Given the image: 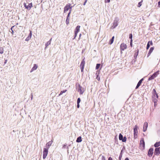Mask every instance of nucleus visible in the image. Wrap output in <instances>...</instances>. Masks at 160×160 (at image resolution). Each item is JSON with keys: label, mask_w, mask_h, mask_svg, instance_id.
<instances>
[{"label": "nucleus", "mask_w": 160, "mask_h": 160, "mask_svg": "<svg viewBox=\"0 0 160 160\" xmlns=\"http://www.w3.org/2000/svg\"><path fill=\"white\" fill-rule=\"evenodd\" d=\"M72 6H71V4L70 3H68L67 4L64 8V13H65L68 10H72Z\"/></svg>", "instance_id": "1"}, {"label": "nucleus", "mask_w": 160, "mask_h": 160, "mask_svg": "<svg viewBox=\"0 0 160 160\" xmlns=\"http://www.w3.org/2000/svg\"><path fill=\"white\" fill-rule=\"evenodd\" d=\"M118 20L119 19L118 18L116 17L115 18L113 22V25L112 27L113 28H115L117 26H118Z\"/></svg>", "instance_id": "2"}, {"label": "nucleus", "mask_w": 160, "mask_h": 160, "mask_svg": "<svg viewBox=\"0 0 160 160\" xmlns=\"http://www.w3.org/2000/svg\"><path fill=\"white\" fill-rule=\"evenodd\" d=\"M159 74V71H158L154 72L150 78H149L148 80H151L154 79L155 78L157 77L158 75Z\"/></svg>", "instance_id": "3"}, {"label": "nucleus", "mask_w": 160, "mask_h": 160, "mask_svg": "<svg viewBox=\"0 0 160 160\" xmlns=\"http://www.w3.org/2000/svg\"><path fill=\"white\" fill-rule=\"evenodd\" d=\"M48 152V148H44L43 152V158L45 159L46 158Z\"/></svg>", "instance_id": "4"}, {"label": "nucleus", "mask_w": 160, "mask_h": 160, "mask_svg": "<svg viewBox=\"0 0 160 160\" xmlns=\"http://www.w3.org/2000/svg\"><path fill=\"white\" fill-rule=\"evenodd\" d=\"M78 92H79L80 94L81 95L84 92V88H82V87L81 86L80 84H79L78 85Z\"/></svg>", "instance_id": "5"}, {"label": "nucleus", "mask_w": 160, "mask_h": 160, "mask_svg": "<svg viewBox=\"0 0 160 160\" xmlns=\"http://www.w3.org/2000/svg\"><path fill=\"white\" fill-rule=\"evenodd\" d=\"M23 5L25 8L28 10H30L31 8L32 7V3H29L28 5H27L26 3H23Z\"/></svg>", "instance_id": "6"}, {"label": "nucleus", "mask_w": 160, "mask_h": 160, "mask_svg": "<svg viewBox=\"0 0 160 160\" xmlns=\"http://www.w3.org/2000/svg\"><path fill=\"white\" fill-rule=\"evenodd\" d=\"M160 154V147H156L155 149L154 154L155 155L158 156Z\"/></svg>", "instance_id": "7"}, {"label": "nucleus", "mask_w": 160, "mask_h": 160, "mask_svg": "<svg viewBox=\"0 0 160 160\" xmlns=\"http://www.w3.org/2000/svg\"><path fill=\"white\" fill-rule=\"evenodd\" d=\"M85 62L84 60V59H83L81 62L80 68L81 70V71L82 72L83 71L84 65H85Z\"/></svg>", "instance_id": "8"}, {"label": "nucleus", "mask_w": 160, "mask_h": 160, "mask_svg": "<svg viewBox=\"0 0 160 160\" xmlns=\"http://www.w3.org/2000/svg\"><path fill=\"white\" fill-rule=\"evenodd\" d=\"M153 149L152 148H150L148 152V155L150 157H152L153 153Z\"/></svg>", "instance_id": "9"}, {"label": "nucleus", "mask_w": 160, "mask_h": 160, "mask_svg": "<svg viewBox=\"0 0 160 160\" xmlns=\"http://www.w3.org/2000/svg\"><path fill=\"white\" fill-rule=\"evenodd\" d=\"M138 127L137 125H135L134 128V137L136 138L135 136H137L138 133Z\"/></svg>", "instance_id": "10"}, {"label": "nucleus", "mask_w": 160, "mask_h": 160, "mask_svg": "<svg viewBox=\"0 0 160 160\" xmlns=\"http://www.w3.org/2000/svg\"><path fill=\"white\" fill-rule=\"evenodd\" d=\"M148 127V123L145 122L144 123L143 125V131L144 132H145L147 130Z\"/></svg>", "instance_id": "11"}, {"label": "nucleus", "mask_w": 160, "mask_h": 160, "mask_svg": "<svg viewBox=\"0 0 160 160\" xmlns=\"http://www.w3.org/2000/svg\"><path fill=\"white\" fill-rule=\"evenodd\" d=\"M127 46L124 43H122L120 45V49L122 51H123L125 49L127 48Z\"/></svg>", "instance_id": "12"}, {"label": "nucleus", "mask_w": 160, "mask_h": 160, "mask_svg": "<svg viewBox=\"0 0 160 160\" xmlns=\"http://www.w3.org/2000/svg\"><path fill=\"white\" fill-rule=\"evenodd\" d=\"M140 147L144 148L145 147V142L143 138L142 139L140 142Z\"/></svg>", "instance_id": "13"}, {"label": "nucleus", "mask_w": 160, "mask_h": 160, "mask_svg": "<svg viewBox=\"0 0 160 160\" xmlns=\"http://www.w3.org/2000/svg\"><path fill=\"white\" fill-rule=\"evenodd\" d=\"M52 142L53 141L52 140L51 141H49L48 142H47L46 144V147H47L46 148H48V149L49 147L51 145Z\"/></svg>", "instance_id": "14"}, {"label": "nucleus", "mask_w": 160, "mask_h": 160, "mask_svg": "<svg viewBox=\"0 0 160 160\" xmlns=\"http://www.w3.org/2000/svg\"><path fill=\"white\" fill-rule=\"evenodd\" d=\"M38 65L36 64H34L33 67L31 70L30 72H31L34 70H36L38 68Z\"/></svg>", "instance_id": "15"}, {"label": "nucleus", "mask_w": 160, "mask_h": 160, "mask_svg": "<svg viewBox=\"0 0 160 160\" xmlns=\"http://www.w3.org/2000/svg\"><path fill=\"white\" fill-rule=\"evenodd\" d=\"M143 80V79L142 78L138 82V83L137 84V85L135 88L136 89H137L141 85V84L142 81Z\"/></svg>", "instance_id": "16"}, {"label": "nucleus", "mask_w": 160, "mask_h": 160, "mask_svg": "<svg viewBox=\"0 0 160 160\" xmlns=\"http://www.w3.org/2000/svg\"><path fill=\"white\" fill-rule=\"evenodd\" d=\"M154 47H152L150 48V49L149 51V52L148 54V57H149V56L150 55L151 53L152 52L153 50H154Z\"/></svg>", "instance_id": "17"}, {"label": "nucleus", "mask_w": 160, "mask_h": 160, "mask_svg": "<svg viewBox=\"0 0 160 160\" xmlns=\"http://www.w3.org/2000/svg\"><path fill=\"white\" fill-rule=\"evenodd\" d=\"M80 27L79 26H77L75 29V32L78 33V32L80 30Z\"/></svg>", "instance_id": "18"}, {"label": "nucleus", "mask_w": 160, "mask_h": 160, "mask_svg": "<svg viewBox=\"0 0 160 160\" xmlns=\"http://www.w3.org/2000/svg\"><path fill=\"white\" fill-rule=\"evenodd\" d=\"M82 141L81 137L80 136L78 137L76 140V142H80Z\"/></svg>", "instance_id": "19"}, {"label": "nucleus", "mask_w": 160, "mask_h": 160, "mask_svg": "<svg viewBox=\"0 0 160 160\" xmlns=\"http://www.w3.org/2000/svg\"><path fill=\"white\" fill-rule=\"evenodd\" d=\"M160 146V141L156 142L154 145V146L156 148Z\"/></svg>", "instance_id": "20"}, {"label": "nucleus", "mask_w": 160, "mask_h": 160, "mask_svg": "<svg viewBox=\"0 0 160 160\" xmlns=\"http://www.w3.org/2000/svg\"><path fill=\"white\" fill-rule=\"evenodd\" d=\"M69 18L67 17L66 20V24L68 25L69 24Z\"/></svg>", "instance_id": "21"}, {"label": "nucleus", "mask_w": 160, "mask_h": 160, "mask_svg": "<svg viewBox=\"0 0 160 160\" xmlns=\"http://www.w3.org/2000/svg\"><path fill=\"white\" fill-rule=\"evenodd\" d=\"M114 37L113 36L112 37V39L110 40L109 44H111L113 42Z\"/></svg>", "instance_id": "22"}, {"label": "nucleus", "mask_w": 160, "mask_h": 160, "mask_svg": "<svg viewBox=\"0 0 160 160\" xmlns=\"http://www.w3.org/2000/svg\"><path fill=\"white\" fill-rule=\"evenodd\" d=\"M123 136L121 133H120L119 135V139L120 140H122L123 138Z\"/></svg>", "instance_id": "23"}, {"label": "nucleus", "mask_w": 160, "mask_h": 160, "mask_svg": "<svg viewBox=\"0 0 160 160\" xmlns=\"http://www.w3.org/2000/svg\"><path fill=\"white\" fill-rule=\"evenodd\" d=\"M67 90H65L63 91H61L60 93L59 94L58 96H60L62 95L63 93L67 91Z\"/></svg>", "instance_id": "24"}, {"label": "nucleus", "mask_w": 160, "mask_h": 160, "mask_svg": "<svg viewBox=\"0 0 160 160\" xmlns=\"http://www.w3.org/2000/svg\"><path fill=\"white\" fill-rule=\"evenodd\" d=\"M3 52V48L2 47H0V53L2 54Z\"/></svg>", "instance_id": "25"}, {"label": "nucleus", "mask_w": 160, "mask_h": 160, "mask_svg": "<svg viewBox=\"0 0 160 160\" xmlns=\"http://www.w3.org/2000/svg\"><path fill=\"white\" fill-rule=\"evenodd\" d=\"M138 51L137 52H135L134 54V58L135 59H136L137 58V56L138 54Z\"/></svg>", "instance_id": "26"}, {"label": "nucleus", "mask_w": 160, "mask_h": 160, "mask_svg": "<svg viewBox=\"0 0 160 160\" xmlns=\"http://www.w3.org/2000/svg\"><path fill=\"white\" fill-rule=\"evenodd\" d=\"M51 43L50 42L48 41L47 43L45 44L46 47L45 48V49L47 48V47Z\"/></svg>", "instance_id": "27"}, {"label": "nucleus", "mask_w": 160, "mask_h": 160, "mask_svg": "<svg viewBox=\"0 0 160 160\" xmlns=\"http://www.w3.org/2000/svg\"><path fill=\"white\" fill-rule=\"evenodd\" d=\"M100 66V64H97L96 67V69H98Z\"/></svg>", "instance_id": "28"}, {"label": "nucleus", "mask_w": 160, "mask_h": 160, "mask_svg": "<svg viewBox=\"0 0 160 160\" xmlns=\"http://www.w3.org/2000/svg\"><path fill=\"white\" fill-rule=\"evenodd\" d=\"M129 38L131 39L130 41L131 42H132V34H129Z\"/></svg>", "instance_id": "29"}, {"label": "nucleus", "mask_w": 160, "mask_h": 160, "mask_svg": "<svg viewBox=\"0 0 160 160\" xmlns=\"http://www.w3.org/2000/svg\"><path fill=\"white\" fill-rule=\"evenodd\" d=\"M126 140H127L126 138V137H124L123 138H122V142H126Z\"/></svg>", "instance_id": "30"}, {"label": "nucleus", "mask_w": 160, "mask_h": 160, "mask_svg": "<svg viewBox=\"0 0 160 160\" xmlns=\"http://www.w3.org/2000/svg\"><path fill=\"white\" fill-rule=\"evenodd\" d=\"M122 151H121V152L120 153V154L119 155V160H121V158H122Z\"/></svg>", "instance_id": "31"}, {"label": "nucleus", "mask_w": 160, "mask_h": 160, "mask_svg": "<svg viewBox=\"0 0 160 160\" xmlns=\"http://www.w3.org/2000/svg\"><path fill=\"white\" fill-rule=\"evenodd\" d=\"M31 38L30 37L28 36L26 39L25 41H28Z\"/></svg>", "instance_id": "32"}, {"label": "nucleus", "mask_w": 160, "mask_h": 160, "mask_svg": "<svg viewBox=\"0 0 160 160\" xmlns=\"http://www.w3.org/2000/svg\"><path fill=\"white\" fill-rule=\"evenodd\" d=\"M142 0L141 2H139L138 4V7H140L142 5Z\"/></svg>", "instance_id": "33"}, {"label": "nucleus", "mask_w": 160, "mask_h": 160, "mask_svg": "<svg viewBox=\"0 0 160 160\" xmlns=\"http://www.w3.org/2000/svg\"><path fill=\"white\" fill-rule=\"evenodd\" d=\"M150 47L149 42H148L147 46V49H148Z\"/></svg>", "instance_id": "34"}, {"label": "nucleus", "mask_w": 160, "mask_h": 160, "mask_svg": "<svg viewBox=\"0 0 160 160\" xmlns=\"http://www.w3.org/2000/svg\"><path fill=\"white\" fill-rule=\"evenodd\" d=\"M71 10H69V12H68V15L67 17L69 18L70 15V13H71Z\"/></svg>", "instance_id": "35"}, {"label": "nucleus", "mask_w": 160, "mask_h": 160, "mask_svg": "<svg viewBox=\"0 0 160 160\" xmlns=\"http://www.w3.org/2000/svg\"><path fill=\"white\" fill-rule=\"evenodd\" d=\"M81 101V100L80 98H78L77 99V103H79Z\"/></svg>", "instance_id": "36"}, {"label": "nucleus", "mask_w": 160, "mask_h": 160, "mask_svg": "<svg viewBox=\"0 0 160 160\" xmlns=\"http://www.w3.org/2000/svg\"><path fill=\"white\" fill-rule=\"evenodd\" d=\"M77 34H78L77 33L75 32L74 37V38H73V39H74L75 38H76V37L77 36Z\"/></svg>", "instance_id": "37"}, {"label": "nucleus", "mask_w": 160, "mask_h": 160, "mask_svg": "<svg viewBox=\"0 0 160 160\" xmlns=\"http://www.w3.org/2000/svg\"><path fill=\"white\" fill-rule=\"evenodd\" d=\"M154 103V105H155V103L157 102V100L156 99H153V100Z\"/></svg>", "instance_id": "38"}, {"label": "nucleus", "mask_w": 160, "mask_h": 160, "mask_svg": "<svg viewBox=\"0 0 160 160\" xmlns=\"http://www.w3.org/2000/svg\"><path fill=\"white\" fill-rule=\"evenodd\" d=\"M102 160H106L105 157L104 156H102Z\"/></svg>", "instance_id": "39"}, {"label": "nucleus", "mask_w": 160, "mask_h": 160, "mask_svg": "<svg viewBox=\"0 0 160 160\" xmlns=\"http://www.w3.org/2000/svg\"><path fill=\"white\" fill-rule=\"evenodd\" d=\"M110 0H105V3H109L110 2Z\"/></svg>", "instance_id": "40"}, {"label": "nucleus", "mask_w": 160, "mask_h": 160, "mask_svg": "<svg viewBox=\"0 0 160 160\" xmlns=\"http://www.w3.org/2000/svg\"><path fill=\"white\" fill-rule=\"evenodd\" d=\"M32 36V31H31L30 30V33L28 35V36L30 37L31 38Z\"/></svg>", "instance_id": "41"}, {"label": "nucleus", "mask_w": 160, "mask_h": 160, "mask_svg": "<svg viewBox=\"0 0 160 160\" xmlns=\"http://www.w3.org/2000/svg\"><path fill=\"white\" fill-rule=\"evenodd\" d=\"M154 97L156 96V98H158V95L157 93H155V94L154 95Z\"/></svg>", "instance_id": "42"}, {"label": "nucleus", "mask_w": 160, "mask_h": 160, "mask_svg": "<svg viewBox=\"0 0 160 160\" xmlns=\"http://www.w3.org/2000/svg\"><path fill=\"white\" fill-rule=\"evenodd\" d=\"M66 145H67L66 144H65L64 145H63V146H62V148H63V149L65 148V147L66 146Z\"/></svg>", "instance_id": "43"}, {"label": "nucleus", "mask_w": 160, "mask_h": 160, "mask_svg": "<svg viewBox=\"0 0 160 160\" xmlns=\"http://www.w3.org/2000/svg\"><path fill=\"white\" fill-rule=\"evenodd\" d=\"M158 6L159 7H160V1H159L158 2Z\"/></svg>", "instance_id": "44"}, {"label": "nucleus", "mask_w": 160, "mask_h": 160, "mask_svg": "<svg viewBox=\"0 0 160 160\" xmlns=\"http://www.w3.org/2000/svg\"><path fill=\"white\" fill-rule=\"evenodd\" d=\"M148 42H149V43H150V44L151 45H152V41H149Z\"/></svg>", "instance_id": "45"}, {"label": "nucleus", "mask_w": 160, "mask_h": 160, "mask_svg": "<svg viewBox=\"0 0 160 160\" xmlns=\"http://www.w3.org/2000/svg\"><path fill=\"white\" fill-rule=\"evenodd\" d=\"M87 2V0H86L85 1V2H84V3H83V5H85V4H86V2Z\"/></svg>", "instance_id": "46"}, {"label": "nucleus", "mask_w": 160, "mask_h": 160, "mask_svg": "<svg viewBox=\"0 0 160 160\" xmlns=\"http://www.w3.org/2000/svg\"><path fill=\"white\" fill-rule=\"evenodd\" d=\"M80 107L79 103H77V107L78 108H79Z\"/></svg>", "instance_id": "47"}, {"label": "nucleus", "mask_w": 160, "mask_h": 160, "mask_svg": "<svg viewBox=\"0 0 160 160\" xmlns=\"http://www.w3.org/2000/svg\"><path fill=\"white\" fill-rule=\"evenodd\" d=\"M108 160H112V159L111 157H109Z\"/></svg>", "instance_id": "48"}, {"label": "nucleus", "mask_w": 160, "mask_h": 160, "mask_svg": "<svg viewBox=\"0 0 160 160\" xmlns=\"http://www.w3.org/2000/svg\"><path fill=\"white\" fill-rule=\"evenodd\" d=\"M130 46L132 47V42H131V41H130Z\"/></svg>", "instance_id": "49"}, {"label": "nucleus", "mask_w": 160, "mask_h": 160, "mask_svg": "<svg viewBox=\"0 0 160 160\" xmlns=\"http://www.w3.org/2000/svg\"><path fill=\"white\" fill-rule=\"evenodd\" d=\"M153 92H154L155 93H156V90H155V89H154L153 90Z\"/></svg>", "instance_id": "50"}, {"label": "nucleus", "mask_w": 160, "mask_h": 160, "mask_svg": "<svg viewBox=\"0 0 160 160\" xmlns=\"http://www.w3.org/2000/svg\"><path fill=\"white\" fill-rule=\"evenodd\" d=\"M31 100H32V94H31Z\"/></svg>", "instance_id": "51"}, {"label": "nucleus", "mask_w": 160, "mask_h": 160, "mask_svg": "<svg viewBox=\"0 0 160 160\" xmlns=\"http://www.w3.org/2000/svg\"><path fill=\"white\" fill-rule=\"evenodd\" d=\"M125 160H129L128 158H125Z\"/></svg>", "instance_id": "52"}, {"label": "nucleus", "mask_w": 160, "mask_h": 160, "mask_svg": "<svg viewBox=\"0 0 160 160\" xmlns=\"http://www.w3.org/2000/svg\"><path fill=\"white\" fill-rule=\"evenodd\" d=\"M52 40V38H51L48 41V42H50L51 43V42Z\"/></svg>", "instance_id": "53"}, {"label": "nucleus", "mask_w": 160, "mask_h": 160, "mask_svg": "<svg viewBox=\"0 0 160 160\" xmlns=\"http://www.w3.org/2000/svg\"><path fill=\"white\" fill-rule=\"evenodd\" d=\"M7 60H5V61L4 62V63H7Z\"/></svg>", "instance_id": "54"}, {"label": "nucleus", "mask_w": 160, "mask_h": 160, "mask_svg": "<svg viewBox=\"0 0 160 160\" xmlns=\"http://www.w3.org/2000/svg\"><path fill=\"white\" fill-rule=\"evenodd\" d=\"M67 149L68 151V149H69V148H68V146L67 147Z\"/></svg>", "instance_id": "55"}, {"label": "nucleus", "mask_w": 160, "mask_h": 160, "mask_svg": "<svg viewBox=\"0 0 160 160\" xmlns=\"http://www.w3.org/2000/svg\"><path fill=\"white\" fill-rule=\"evenodd\" d=\"M11 30H12V32H13V30H12V27L11 28Z\"/></svg>", "instance_id": "56"}, {"label": "nucleus", "mask_w": 160, "mask_h": 160, "mask_svg": "<svg viewBox=\"0 0 160 160\" xmlns=\"http://www.w3.org/2000/svg\"><path fill=\"white\" fill-rule=\"evenodd\" d=\"M81 34H80V35H79V37H80L81 36Z\"/></svg>", "instance_id": "57"}]
</instances>
